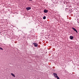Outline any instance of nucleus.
<instances>
[{
  "label": "nucleus",
  "instance_id": "nucleus-1",
  "mask_svg": "<svg viewBox=\"0 0 79 79\" xmlns=\"http://www.w3.org/2000/svg\"><path fill=\"white\" fill-rule=\"evenodd\" d=\"M33 44H34L35 47H37L38 46V44L37 43H33Z\"/></svg>",
  "mask_w": 79,
  "mask_h": 79
},
{
  "label": "nucleus",
  "instance_id": "nucleus-2",
  "mask_svg": "<svg viewBox=\"0 0 79 79\" xmlns=\"http://www.w3.org/2000/svg\"><path fill=\"white\" fill-rule=\"evenodd\" d=\"M53 76H54V77H57L58 76V75H57V74L56 73H53Z\"/></svg>",
  "mask_w": 79,
  "mask_h": 79
},
{
  "label": "nucleus",
  "instance_id": "nucleus-3",
  "mask_svg": "<svg viewBox=\"0 0 79 79\" xmlns=\"http://www.w3.org/2000/svg\"><path fill=\"white\" fill-rule=\"evenodd\" d=\"M44 12L45 13H48V10H47L46 9H45L44 10Z\"/></svg>",
  "mask_w": 79,
  "mask_h": 79
},
{
  "label": "nucleus",
  "instance_id": "nucleus-4",
  "mask_svg": "<svg viewBox=\"0 0 79 79\" xmlns=\"http://www.w3.org/2000/svg\"><path fill=\"white\" fill-rule=\"evenodd\" d=\"M26 9L27 11H28V10H31V8L30 7H27L26 8Z\"/></svg>",
  "mask_w": 79,
  "mask_h": 79
},
{
  "label": "nucleus",
  "instance_id": "nucleus-5",
  "mask_svg": "<svg viewBox=\"0 0 79 79\" xmlns=\"http://www.w3.org/2000/svg\"><path fill=\"white\" fill-rule=\"evenodd\" d=\"M73 29L74 31H75L77 33V30L76 29L74 28L73 27L72 28Z\"/></svg>",
  "mask_w": 79,
  "mask_h": 79
},
{
  "label": "nucleus",
  "instance_id": "nucleus-6",
  "mask_svg": "<svg viewBox=\"0 0 79 79\" xmlns=\"http://www.w3.org/2000/svg\"><path fill=\"white\" fill-rule=\"evenodd\" d=\"M69 38L70 39H71V40H73V38H74V37L72 36H70L69 37Z\"/></svg>",
  "mask_w": 79,
  "mask_h": 79
},
{
  "label": "nucleus",
  "instance_id": "nucleus-7",
  "mask_svg": "<svg viewBox=\"0 0 79 79\" xmlns=\"http://www.w3.org/2000/svg\"><path fill=\"white\" fill-rule=\"evenodd\" d=\"M11 75L13 76V77H15V74H14L13 73H11Z\"/></svg>",
  "mask_w": 79,
  "mask_h": 79
},
{
  "label": "nucleus",
  "instance_id": "nucleus-8",
  "mask_svg": "<svg viewBox=\"0 0 79 79\" xmlns=\"http://www.w3.org/2000/svg\"><path fill=\"white\" fill-rule=\"evenodd\" d=\"M43 19H46V17L45 16H44L43 18Z\"/></svg>",
  "mask_w": 79,
  "mask_h": 79
},
{
  "label": "nucleus",
  "instance_id": "nucleus-9",
  "mask_svg": "<svg viewBox=\"0 0 79 79\" xmlns=\"http://www.w3.org/2000/svg\"><path fill=\"white\" fill-rule=\"evenodd\" d=\"M0 50H3V49L2 48L0 47Z\"/></svg>",
  "mask_w": 79,
  "mask_h": 79
},
{
  "label": "nucleus",
  "instance_id": "nucleus-10",
  "mask_svg": "<svg viewBox=\"0 0 79 79\" xmlns=\"http://www.w3.org/2000/svg\"><path fill=\"white\" fill-rule=\"evenodd\" d=\"M56 78H57V79H60V78L58 76L56 77Z\"/></svg>",
  "mask_w": 79,
  "mask_h": 79
},
{
  "label": "nucleus",
  "instance_id": "nucleus-11",
  "mask_svg": "<svg viewBox=\"0 0 79 79\" xmlns=\"http://www.w3.org/2000/svg\"><path fill=\"white\" fill-rule=\"evenodd\" d=\"M77 22L78 23H79V21H77Z\"/></svg>",
  "mask_w": 79,
  "mask_h": 79
},
{
  "label": "nucleus",
  "instance_id": "nucleus-12",
  "mask_svg": "<svg viewBox=\"0 0 79 79\" xmlns=\"http://www.w3.org/2000/svg\"><path fill=\"white\" fill-rule=\"evenodd\" d=\"M24 37H25V36H23V38H24Z\"/></svg>",
  "mask_w": 79,
  "mask_h": 79
},
{
  "label": "nucleus",
  "instance_id": "nucleus-13",
  "mask_svg": "<svg viewBox=\"0 0 79 79\" xmlns=\"http://www.w3.org/2000/svg\"><path fill=\"white\" fill-rule=\"evenodd\" d=\"M30 1H32V0H29Z\"/></svg>",
  "mask_w": 79,
  "mask_h": 79
}]
</instances>
